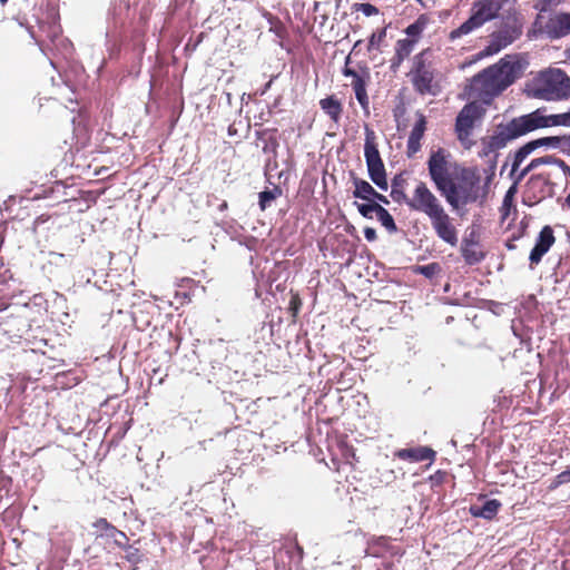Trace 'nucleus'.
Instances as JSON below:
<instances>
[{"mask_svg": "<svg viewBox=\"0 0 570 570\" xmlns=\"http://www.w3.org/2000/svg\"><path fill=\"white\" fill-rule=\"evenodd\" d=\"M426 164L432 183L452 209H459L462 205L478 200L480 176L475 170L465 168L462 170V178L469 181V186L465 188L460 187L453 180L450 171V154L445 149L432 150Z\"/></svg>", "mask_w": 570, "mask_h": 570, "instance_id": "1", "label": "nucleus"}, {"mask_svg": "<svg viewBox=\"0 0 570 570\" xmlns=\"http://www.w3.org/2000/svg\"><path fill=\"white\" fill-rule=\"evenodd\" d=\"M132 11L127 0H112L107 13L105 48L110 60L117 59L127 38L137 45L145 33V19L139 17L138 24L132 26Z\"/></svg>", "mask_w": 570, "mask_h": 570, "instance_id": "2", "label": "nucleus"}, {"mask_svg": "<svg viewBox=\"0 0 570 570\" xmlns=\"http://www.w3.org/2000/svg\"><path fill=\"white\" fill-rule=\"evenodd\" d=\"M523 69L518 55H507L472 78L471 94L489 102L520 78Z\"/></svg>", "mask_w": 570, "mask_h": 570, "instance_id": "3", "label": "nucleus"}, {"mask_svg": "<svg viewBox=\"0 0 570 570\" xmlns=\"http://www.w3.org/2000/svg\"><path fill=\"white\" fill-rule=\"evenodd\" d=\"M407 207L416 213L424 214L436 234L444 243L455 246L458 244V232L451 223L439 198L430 190L424 181H419L407 202Z\"/></svg>", "mask_w": 570, "mask_h": 570, "instance_id": "4", "label": "nucleus"}, {"mask_svg": "<svg viewBox=\"0 0 570 570\" xmlns=\"http://www.w3.org/2000/svg\"><path fill=\"white\" fill-rule=\"evenodd\" d=\"M548 119L543 109H537L527 115L512 118L510 121L499 124L487 140L488 151L503 149L514 139L522 137L537 129L547 128Z\"/></svg>", "mask_w": 570, "mask_h": 570, "instance_id": "5", "label": "nucleus"}, {"mask_svg": "<svg viewBox=\"0 0 570 570\" xmlns=\"http://www.w3.org/2000/svg\"><path fill=\"white\" fill-rule=\"evenodd\" d=\"M27 306H16L12 309H0V334L7 336L11 342L16 340L31 343L32 351L39 350L42 345H47V341L41 338L32 342L35 336L31 335V325L27 316Z\"/></svg>", "mask_w": 570, "mask_h": 570, "instance_id": "6", "label": "nucleus"}, {"mask_svg": "<svg viewBox=\"0 0 570 570\" xmlns=\"http://www.w3.org/2000/svg\"><path fill=\"white\" fill-rule=\"evenodd\" d=\"M531 94L546 101H561L570 97V77L561 69H548L534 79Z\"/></svg>", "mask_w": 570, "mask_h": 570, "instance_id": "7", "label": "nucleus"}, {"mask_svg": "<svg viewBox=\"0 0 570 570\" xmlns=\"http://www.w3.org/2000/svg\"><path fill=\"white\" fill-rule=\"evenodd\" d=\"M429 53L430 50L425 49L414 56L413 67L409 76L417 94L435 96L439 91V86L434 82L435 70L431 63L426 61Z\"/></svg>", "mask_w": 570, "mask_h": 570, "instance_id": "8", "label": "nucleus"}, {"mask_svg": "<svg viewBox=\"0 0 570 570\" xmlns=\"http://www.w3.org/2000/svg\"><path fill=\"white\" fill-rule=\"evenodd\" d=\"M375 132L365 126L364 157L370 179L381 190H387L389 184L384 163L375 144Z\"/></svg>", "mask_w": 570, "mask_h": 570, "instance_id": "9", "label": "nucleus"}, {"mask_svg": "<svg viewBox=\"0 0 570 570\" xmlns=\"http://www.w3.org/2000/svg\"><path fill=\"white\" fill-rule=\"evenodd\" d=\"M485 110L476 101L466 104L455 119V131L460 141L468 139L473 130L474 121L483 117Z\"/></svg>", "mask_w": 570, "mask_h": 570, "instance_id": "10", "label": "nucleus"}, {"mask_svg": "<svg viewBox=\"0 0 570 570\" xmlns=\"http://www.w3.org/2000/svg\"><path fill=\"white\" fill-rule=\"evenodd\" d=\"M522 31L517 26H505L493 32L488 46L480 52L482 57L493 56L514 42L521 36Z\"/></svg>", "mask_w": 570, "mask_h": 570, "instance_id": "11", "label": "nucleus"}, {"mask_svg": "<svg viewBox=\"0 0 570 570\" xmlns=\"http://www.w3.org/2000/svg\"><path fill=\"white\" fill-rule=\"evenodd\" d=\"M550 184L548 176H544L543 174L532 175L527 183V189L523 194V203L528 206H533L546 198L549 195L547 193V187L550 186Z\"/></svg>", "mask_w": 570, "mask_h": 570, "instance_id": "12", "label": "nucleus"}, {"mask_svg": "<svg viewBox=\"0 0 570 570\" xmlns=\"http://www.w3.org/2000/svg\"><path fill=\"white\" fill-rule=\"evenodd\" d=\"M503 2L504 0H476L472 6V14L483 26L499 16Z\"/></svg>", "mask_w": 570, "mask_h": 570, "instance_id": "13", "label": "nucleus"}, {"mask_svg": "<svg viewBox=\"0 0 570 570\" xmlns=\"http://www.w3.org/2000/svg\"><path fill=\"white\" fill-rule=\"evenodd\" d=\"M255 137L257 141L262 142V151L265 155H268V161L266 167L271 166L273 161L276 165L277 150L279 147L278 138H277V129L276 128H265L262 130L255 131Z\"/></svg>", "mask_w": 570, "mask_h": 570, "instance_id": "14", "label": "nucleus"}, {"mask_svg": "<svg viewBox=\"0 0 570 570\" xmlns=\"http://www.w3.org/2000/svg\"><path fill=\"white\" fill-rule=\"evenodd\" d=\"M554 235L553 229L547 225L544 226L537 239L533 248L530 252L529 261L531 264H539L542 259V257L549 252L551 246L554 244Z\"/></svg>", "mask_w": 570, "mask_h": 570, "instance_id": "15", "label": "nucleus"}, {"mask_svg": "<svg viewBox=\"0 0 570 570\" xmlns=\"http://www.w3.org/2000/svg\"><path fill=\"white\" fill-rule=\"evenodd\" d=\"M426 130V118L422 112H416V121L409 135L406 155L413 157L421 149V139Z\"/></svg>", "mask_w": 570, "mask_h": 570, "instance_id": "16", "label": "nucleus"}, {"mask_svg": "<svg viewBox=\"0 0 570 570\" xmlns=\"http://www.w3.org/2000/svg\"><path fill=\"white\" fill-rule=\"evenodd\" d=\"M436 453L429 446H415L395 451L394 456L410 462L433 461Z\"/></svg>", "mask_w": 570, "mask_h": 570, "instance_id": "17", "label": "nucleus"}, {"mask_svg": "<svg viewBox=\"0 0 570 570\" xmlns=\"http://www.w3.org/2000/svg\"><path fill=\"white\" fill-rule=\"evenodd\" d=\"M547 32L552 39L570 33V13H560L547 23Z\"/></svg>", "mask_w": 570, "mask_h": 570, "instance_id": "18", "label": "nucleus"}, {"mask_svg": "<svg viewBox=\"0 0 570 570\" xmlns=\"http://www.w3.org/2000/svg\"><path fill=\"white\" fill-rule=\"evenodd\" d=\"M491 138V135L484 136L480 139L481 149L478 155L480 158H487V168L484 169V174L495 175L498 158L500 156L499 151L501 149H494L488 151L487 149V140Z\"/></svg>", "mask_w": 570, "mask_h": 570, "instance_id": "19", "label": "nucleus"}, {"mask_svg": "<svg viewBox=\"0 0 570 570\" xmlns=\"http://www.w3.org/2000/svg\"><path fill=\"white\" fill-rule=\"evenodd\" d=\"M321 109L334 121L338 122L343 112L341 101L334 96H328L320 100Z\"/></svg>", "mask_w": 570, "mask_h": 570, "instance_id": "20", "label": "nucleus"}, {"mask_svg": "<svg viewBox=\"0 0 570 570\" xmlns=\"http://www.w3.org/2000/svg\"><path fill=\"white\" fill-rule=\"evenodd\" d=\"M352 181L354 185V190H353L354 198L362 199L365 202L373 200V196L375 195L376 190L368 181L361 179L354 175L352 177Z\"/></svg>", "mask_w": 570, "mask_h": 570, "instance_id": "21", "label": "nucleus"}, {"mask_svg": "<svg viewBox=\"0 0 570 570\" xmlns=\"http://www.w3.org/2000/svg\"><path fill=\"white\" fill-rule=\"evenodd\" d=\"M499 507V501H484L482 505L471 504L469 510L473 517L491 520L498 513Z\"/></svg>", "mask_w": 570, "mask_h": 570, "instance_id": "22", "label": "nucleus"}, {"mask_svg": "<svg viewBox=\"0 0 570 570\" xmlns=\"http://www.w3.org/2000/svg\"><path fill=\"white\" fill-rule=\"evenodd\" d=\"M429 23L430 17L425 13H422L416 18V20L413 23L409 24L405 28L404 32L407 36V38H410L411 40H415V42H417Z\"/></svg>", "mask_w": 570, "mask_h": 570, "instance_id": "23", "label": "nucleus"}, {"mask_svg": "<svg viewBox=\"0 0 570 570\" xmlns=\"http://www.w3.org/2000/svg\"><path fill=\"white\" fill-rule=\"evenodd\" d=\"M482 26L479 23L476 18L473 14H471V17L468 20H465L460 27H458L456 29H453L450 32L449 39L451 41H454L456 39H460L463 36L471 33L472 31H474L475 29H479Z\"/></svg>", "mask_w": 570, "mask_h": 570, "instance_id": "24", "label": "nucleus"}, {"mask_svg": "<svg viewBox=\"0 0 570 570\" xmlns=\"http://www.w3.org/2000/svg\"><path fill=\"white\" fill-rule=\"evenodd\" d=\"M461 255L464 262L472 266L481 263L485 258V253L479 247H470L468 243L461 244Z\"/></svg>", "mask_w": 570, "mask_h": 570, "instance_id": "25", "label": "nucleus"}, {"mask_svg": "<svg viewBox=\"0 0 570 570\" xmlns=\"http://www.w3.org/2000/svg\"><path fill=\"white\" fill-rule=\"evenodd\" d=\"M403 184H404V180L401 178V176H395L391 184L390 196L397 204L404 203L407 206V202H409L410 197H407V195L405 194Z\"/></svg>", "mask_w": 570, "mask_h": 570, "instance_id": "26", "label": "nucleus"}, {"mask_svg": "<svg viewBox=\"0 0 570 570\" xmlns=\"http://www.w3.org/2000/svg\"><path fill=\"white\" fill-rule=\"evenodd\" d=\"M352 87L355 92V98L364 110L368 109V96L366 91V80L357 79L352 81Z\"/></svg>", "mask_w": 570, "mask_h": 570, "instance_id": "27", "label": "nucleus"}, {"mask_svg": "<svg viewBox=\"0 0 570 570\" xmlns=\"http://www.w3.org/2000/svg\"><path fill=\"white\" fill-rule=\"evenodd\" d=\"M376 218L390 234H395L397 232V226L395 224L393 216L383 206L376 214Z\"/></svg>", "mask_w": 570, "mask_h": 570, "instance_id": "28", "label": "nucleus"}, {"mask_svg": "<svg viewBox=\"0 0 570 570\" xmlns=\"http://www.w3.org/2000/svg\"><path fill=\"white\" fill-rule=\"evenodd\" d=\"M226 352L227 348L223 341H219L212 345L210 353L216 355V357L209 360V363L212 364L213 368H216L217 366H220L223 364L224 360L227 356Z\"/></svg>", "mask_w": 570, "mask_h": 570, "instance_id": "29", "label": "nucleus"}, {"mask_svg": "<svg viewBox=\"0 0 570 570\" xmlns=\"http://www.w3.org/2000/svg\"><path fill=\"white\" fill-rule=\"evenodd\" d=\"M415 43V40H411L410 38L399 39L395 43L397 59H406L413 51Z\"/></svg>", "mask_w": 570, "mask_h": 570, "instance_id": "30", "label": "nucleus"}, {"mask_svg": "<svg viewBox=\"0 0 570 570\" xmlns=\"http://www.w3.org/2000/svg\"><path fill=\"white\" fill-rule=\"evenodd\" d=\"M360 215L364 218L372 219L373 213L377 214L382 205L376 202L357 203L355 202Z\"/></svg>", "mask_w": 570, "mask_h": 570, "instance_id": "31", "label": "nucleus"}, {"mask_svg": "<svg viewBox=\"0 0 570 570\" xmlns=\"http://www.w3.org/2000/svg\"><path fill=\"white\" fill-rule=\"evenodd\" d=\"M531 154V150L524 144L521 146L513 155L512 164H511V174L510 176L513 177L514 173L518 170L520 165L524 161V159Z\"/></svg>", "mask_w": 570, "mask_h": 570, "instance_id": "32", "label": "nucleus"}, {"mask_svg": "<svg viewBox=\"0 0 570 570\" xmlns=\"http://www.w3.org/2000/svg\"><path fill=\"white\" fill-rule=\"evenodd\" d=\"M441 271V266L439 263H430L426 265H416L414 267V273L423 275L426 278L434 277Z\"/></svg>", "mask_w": 570, "mask_h": 570, "instance_id": "33", "label": "nucleus"}, {"mask_svg": "<svg viewBox=\"0 0 570 570\" xmlns=\"http://www.w3.org/2000/svg\"><path fill=\"white\" fill-rule=\"evenodd\" d=\"M281 189L279 187H275L274 189L269 190V189H266V190H263L259 193L258 197H259V207L262 210H264L269 204L272 200H274L276 198L277 195H281Z\"/></svg>", "mask_w": 570, "mask_h": 570, "instance_id": "34", "label": "nucleus"}, {"mask_svg": "<svg viewBox=\"0 0 570 570\" xmlns=\"http://www.w3.org/2000/svg\"><path fill=\"white\" fill-rule=\"evenodd\" d=\"M548 126H564L570 128V111L547 116Z\"/></svg>", "mask_w": 570, "mask_h": 570, "instance_id": "35", "label": "nucleus"}, {"mask_svg": "<svg viewBox=\"0 0 570 570\" xmlns=\"http://www.w3.org/2000/svg\"><path fill=\"white\" fill-rule=\"evenodd\" d=\"M385 37H386V28H382V29H379L377 31L373 32L368 39L367 50L372 51L374 49H379L380 43L385 39Z\"/></svg>", "mask_w": 570, "mask_h": 570, "instance_id": "36", "label": "nucleus"}, {"mask_svg": "<svg viewBox=\"0 0 570 570\" xmlns=\"http://www.w3.org/2000/svg\"><path fill=\"white\" fill-rule=\"evenodd\" d=\"M50 262L56 265H70L72 262V254H62L57 252H50Z\"/></svg>", "mask_w": 570, "mask_h": 570, "instance_id": "37", "label": "nucleus"}, {"mask_svg": "<svg viewBox=\"0 0 570 570\" xmlns=\"http://www.w3.org/2000/svg\"><path fill=\"white\" fill-rule=\"evenodd\" d=\"M517 188H518V184H515V180H514L513 184L509 187V189L507 190V193H505V195L503 197L502 209L505 210L504 215H508V210L512 206L513 197H514V195L517 193Z\"/></svg>", "mask_w": 570, "mask_h": 570, "instance_id": "38", "label": "nucleus"}, {"mask_svg": "<svg viewBox=\"0 0 570 570\" xmlns=\"http://www.w3.org/2000/svg\"><path fill=\"white\" fill-rule=\"evenodd\" d=\"M353 9L361 11L365 17H371L379 13V9L371 3H354Z\"/></svg>", "mask_w": 570, "mask_h": 570, "instance_id": "39", "label": "nucleus"}, {"mask_svg": "<svg viewBox=\"0 0 570 570\" xmlns=\"http://www.w3.org/2000/svg\"><path fill=\"white\" fill-rule=\"evenodd\" d=\"M539 167L537 159H532L517 176L513 175V180L519 184L529 173Z\"/></svg>", "mask_w": 570, "mask_h": 570, "instance_id": "40", "label": "nucleus"}, {"mask_svg": "<svg viewBox=\"0 0 570 570\" xmlns=\"http://www.w3.org/2000/svg\"><path fill=\"white\" fill-rule=\"evenodd\" d=\"M448 473L443 471H436L434 474H432L429 478V481L431 483V488L441 485L445 479H448Z\"/></svg>", "mask_w": 570, "mask_h": 570, "instance_id": "41", "label": "nucleus"}, {"mask_svg": "<svg viewBox=\"0 0 570 570\" xmlns=\"http://www.w3.org/2000/svg\"><path fill=\"white\" fill-rule=\"evenodd\" d=\"M543 138H544V145H546L544 147L560 149L562 136H549V137H543Z\"/></svg>", "mask_w": 570, "mask_h": 570, "instance_id": "42", "label": "nucleus"}, {"mask_svg": "<svg viewBox=\"0 0 570 570\" xmlns=\"http://www.w3.org/2000/svg\"><path fill=\"white\" fill-rule=\"evenodd\" d=\"M350 62V56L345 59V67L343 68L342 72L345 77H352L353 80L357 79H364L361 75H358L354 69L348 68L347 65Z\"/></svg>", "mask_w": 570, "mask_h": 570, "instance_id": "43", "label": "nucleus"}, {"mask_svg": "<svg viewBox=\"0 0 570 570\" xmlns=\"http://www.w3.org/2000/svg\"><path fill=\"white\" fill-rule=\"evenodd\" d=\"M269 31L274 32L281 39L284 38L286 33L284 24L278 20L275 24H272Z\"/></svg>", "mask_w": 570, "mask_h": 570, "instance_id": "44", "label": "nucleus"}, {"mask_svg": "<svg viewBox=\"0 0 570 570\" xmlns=\"http://www.w3.org/2000/svg\"><path fill=\"white\" fill-rule=\"evenodd\" d=\"M50 219H51L50 215H47V214H42V215L38 216L33 220V225H32L33 232H38V229L41 227V225L46 224Z\"/></svg>", "mask_w": 570, "mask_h": 570, "instance_id": "45", "label": "nucleus"}, {"mask_svg": "<svg viewBox=\"0 0 570 570\" xmlns=\"http://www.w3.org/2000/svg\"><path fill=\"white\" fill-rule=\"evenodd\" d=\"M465 243H468L470 247H479V240L475 232H470V234L462 239L461 244Z\"/></svg>", "mask_w": 570, "mask_h": 570, "instance_id": "46", "label": "nucleus"}, {"mask_svg": "<svg viewBox=\"0 0 570 570\" xmlns=\"http://www.w3.org/2000/svg\"><path fill=\"white\" fill-rule=\"evenodd\" d=\"M539 167L542 165H554L557 164L558 158L551 155H547L543 157L535 158Z\"/></svg>", "mask_w": 570, "mask_h": 570, "instance_id": "47", "label": "nucleus"}, {"mask_svg": "<svg viewBox=\"0 0 570 570\" xmlns=\"http://www.w3.org/2000/svg\"><path fill=\"white\" fill-rule=\"evenodd\" d=\"M568 482H570V464L567 466V469L564 471H562L561 473H559L557 475L558 484H563V483H568Z\"/></svg>", "mask_w": 570, "mask_h": 570, "instance_id": "48", "label": "nucleus"}, {"mask_svg": "<svg viewBox=\"0 0 570 570\" xmlns=\"http://www.w3.org/2000/svg\"><path fill=\"white\" fill-rule=\"evenodd\" d=\"M568 482H570V464L567 466V469L564 471H562L561 473H559L557 475L558 484H563V483H568Z\"/></svg>", "mask_w": 570, "mask_h": 570, "instance_id": "49", "label": "nucleus"}, {"mask_svg": "<svg viewBox=\"0 0 570 570\" xmlns=\"http://www.w3.org/2000/svg\"><path fill=\"white\" fill-rule=\"evenodd\" d=\"M568 482H570V464L567 466V469L564 471H562L561 473H559L557 475L558 484H563V483H568Z\"/></svg>", "mask_w": 570, "mask_h": 570, "instance_id": "50", "label": "nucleus"}, {"mask_svg": "<svg viewBox=\"0 0 570 570\" xmlns=\"http://www.w3.org/2000/svg\"><path fill=\"white\" fill-rule=\"evenodd\" d=\"M560 150L564 155L570 156V135L562 136Z\"/></svg>", "mask_w": 570, "mask_h": 570, "instance_id": "51", "label": "nucleus"}, {"mask_svg": "<svg viewBox=\"0 0 570 570\" xmlns=\"http://www.w3.org/2000/svg\"><path fill=\"white\" fill-rule=\"evenodd\" d=\"M527 146L529 147V149L532 151H534L537 148H540V147H544V138L541 137V138H538V139H534V140H531V141H528L527 142Z\"/></svg>", "mask_w": 570, "mask_h": 570, "instance_id": "52", "label": "nucleus"}, {"mask_svg": "<svg viewBox=\"0 0 570 570\" xmlns=\"http://www.w3.org/2000/svg\"><path fill=\"white\" fill-rule=\"evenodd\" d=\"M364 237L367 242H375L377 238L376 230L373 227H365Z\"/></svg>", "mask_w": 570, "mask_h": 570, "instance_id": "53", "label": "nucleus"}, {"mask_svg": "<svg viewBox=\"0 0 570 570\" xmlns=\"http://www.w3.org/2000/svg\"><path fill=\"white\" fill-rule=\"evenodd\" d=\"M556 166H558L566 176L570 177V167L566 164L564 160L558 158Z\"/></svg>", "mask_w": 570, "mask_h": 570, "instance_id": "54", "label": "nucleus"}, {"mask_svg": "<svg viewBox=\"0 0 570 570\" xmlns=\"http://www.w3.org/2000/svg\"><path fill=\"white\" fill-rule=\"evenodd\" d=\"M405 59H397V53L394 52V57L391 60V69L396 71Z\"/></svg>", "mask_w": 570, "mask_h": 570, "instance_id": "55", "label": "nucleus"}, {"mask_svg": "<svg viewBox=\"0 0 570 570\" xmlns=\"http://www.w3.org/2000/svg\"><path fill=\"white\" fill-rule=\"evenodd\" d=\"M372 202H376V203H379V204H380V203H382V204H384V205H389V204H390V202H389V199L386 198V196H384V195H382V194H380V193H377V191H376V193H375V195L373 196V200H372Z\"/></svg>", "mask_w": 570, "mask_h": 570, "instance_id": "56", "label": "nucleus"}, {"mask_svg": "<svg viewBox=\"0 0 570 570\" xmlns=\"http://www.w3.org/2000/svg\"><path fill=\"white\" fill-rule=\"evenodd\" d=\"M95 525L99 529H109L111 531H116V529L111 525H109V523L105 520V519H100L98 520Z\"/></svg>", "mask_w": 570, "mask_h": 570, "instance_id": "57", "label": "nucleus"}, {"mask_svg": "<svg viewBox=\"0 0 570 570\" xmlns=\"http://www.w3.org/2000/svg\"><path fill=\"white\" fill-rule=\"evenodd\" d=\"M195 282L194 279L191 278H181L180 279V284H178L179 287H189L190 285H193Z\"/></svg>", "mask_w": 570, "mask_h": 570, "instance_id": "58", "label": "nucleus"}, {"mask_svg": "<svg viewBox=\"0 0 570 570\" xmlns=\"http://www.w3.org/2000/svg\"><path fill=\"white\" fill-rule=\"evenodd\" d=\"M60 41L63 43L66 51L70 52L72 49V45L66 39H61Z\"/></svg>", "mask_w": 570, "mask_h": 570, "instance_id": "59", "label": "nucleus"}, {"mask_svg": "<svg viewBox=\"0 0 570 570\" xmlns=\"http://www.w3.org/2000/svg\"><path fill=\"white\" fill-rule=\"evenodd\" d=\"M494 176H495V175L485 174L484 187H488V186L491 184V181H492V179H493V177H494Z\"/></svg>", "mask_w": 570, "mask_h": 570, "instance_id": "60", "label": "nucleus"}, {"mask_svg": "<svg viewBox=\"0 0 570 570\" xmlns=\"http://www.w3.org/2000/svg\"><path fill=\"white\" fill-rule=\"evenodd\" d=\"M272 82H273V79H271L268 82H266V85L264 86V89L262 91V94H265L272 86Z\"/></svg>", "mask_w": 570, "mask_h": 570, "instance_id": "61", "label": "nucleus"}, {"mask_svg": "<svg viewBox=\"0 0 570 570\" xmlns=\"http://www.w3.org/2000/svg\"><path fill=\"white\" fill-rule=\"evenodd\" d=\"M235 134H236V129H235L233 126H229V127H228V135H229V136H233V135H235Z\"/></svg>", "mask_w": 570, "mask_h": 570, "instance_id": "62", "label": "nucleus"}, {"mask_svg": "<svg viewBox=\"0 0 570 570\" xmlns=\"http://www.w3.org/2000/svg\"><path fill=\"white\" fill-rule=\"evenodd\" d=\"M507 248H508L509 250H512V249H514V248H515V245H513L512 243H507Z\"/></svg>", "mask_w": 570, "mask_h": 570, "instance_id": "63", "label": "nucleus"}, {"mask_svg": "<svg viewBox=\"0 0 570 570\" xmlns=\"http://www.w3.org/2000/svg\"><path fill=\"white\" fill-rule=\"evenodd\" d=\"M566 205L568 206V208H570V193L566 198Z\"/></svg>", "mask_w": 570, "mask_h": 570, "instance_id": "64", "label": "nucleus"}]
</instances>
